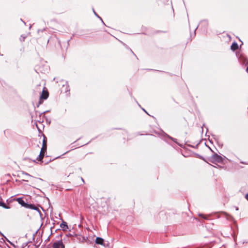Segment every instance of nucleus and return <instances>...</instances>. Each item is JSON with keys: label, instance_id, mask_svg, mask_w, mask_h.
Instances as JSON below:
<instances>
[{"label": "nucleus", "instance_id": "nucleus-1", "mask_svg": "<svg viewBox=\"0 0 248 248\" xmlns=\"http://www.w3.org/2000/svg\"><path fill=\"white\" fill-rule=\"evenodd\" d=\"M223 160V158L216 153H214V154L211 156L210 158V161L213 163H215V162L218 163H222Z\"/></svg>", "mask_w": 248, "mask_h": 248}, {"label": "nucleus", "instance_id": "nucleus-2", "mask_svg": "<svg viewBox=\"0 0 248 248\" xmlns=\"http://www.w3.org/2000/svg\"><path fill=\"white\" fill-rule=\"evenodd\" d=\"M48 97V92L46 91V92H44V89L43 90L42 93L40 97V100L38 102L37 107H39L40 104L42 103V99L46 100Z\"/></svg>", "mask_w": 248, "mask_h": 248}, {"label": "nucleus", "instance_id": "nucleus-3", "mask_svg": "<svg viewBox=\"0 0 248 248\" xmlns=\"http://www.w3.org/2000/svg\"><path fill=\"white\" fill-rule=\"evenodd\" d=\"M22 173L30 177L33 178V180H31L32 184H38L39 183V181H44V180L42 178L34 177L26 172H23Z\"/></svg>", "mask_w": 248, "mask_h": 248}, {"label": "nucleus", "instance_id": "nucleus-4", "mask_svg": "<svg viewBox=\"0 0 248 248\" xmlns=\"http://www.w3.org/2000/svg\"><path fill=\"white\" fill-rule=\"evenodd\" d=\"M201 25V29L206 32L207 31V27L208 26V22L207 20H203L200 22Z\"/></svg>", "mask_w": 248, "mask_h": 248}, {"label": "nucleus", "instance_id": "nucleus-5", "mask_svg": "<svg viewBox=\"0 0 248 248\" xmlns=\"http://www.w3.org/2000/svg\"><path fill=\"white\" fill-rule=\"evenodd\" d=\"M26 208L36 210L39 213L40 215H42L39 209L33 204L27 203Z\"/></svg>", "mask_w": 248, "mask_h": 248}, {"label": "nucleus", "instance_id": "nucleus-6", "mask_svg": "<svg viewBox=\"0 0 248 248\" xmlns=\"http://www.w3.org/2000/svg\"><path fill=\"white\" fill-rule=\"evenodd\" d=\"M65 246L62 240L57 241L53 243V248H64Z\"/></svg>", "mask_w": 248, "mask_h": 248}, {"label": "nucleus", "instance_id": "nucleus-7", "mask_svg": "<svg viewBox=\"0 0 248 248\" xmlns=\"http://www.w3.org/2000/svg\"><path fill=\"white\" fill-rule=\"evenodd\" d=\"M46 148H47V138L44 135H43V140L42 147L41 150L42 151H46Z\"/></svg>", "mask_w": 248, "mask_h": 248}, {"label": "nucleus", "instance_id": "nucleus-8", "mask_svg": "<svg viewBox=\"0 0 248 248\" xmlns=\"http://www.w3.org/2000/svg\"><path fill=\"white\" fill-rule=\"evenodd\" d=\"M16 201L18 202V203L20 204L22 206L26 208L27 204L28 203L25 202V201L23 200V198L20 197L16 198Z\"/></svg>", "mask_w": 248, "mask_h": 248}, {"label": "nucleus", "instance_id": "nucleus-9", "mask_svg": "<svg viewBox=\"0 0 248 248\" xmlns=\"http://www.w3.org/2000/svg\"><path fill=\"white\" fill-rule=\"evenodd\" d=\"M95 244L105 246L104 240L101 237H97L95 239Z\"/></svg>", "mask_w": 248, "mask_h": 248}, {"label": "nucleus", "instance_id": "nucleus-10", "mask_svg": "<svg viewBox=\"0 0 248 248\" xmlns=\"http://www.w3.org/2000/svg\"><path fill=\"white\" fill-rule=\"evenodd\" d=\"M45 152H46V151H42V150H41L40 154L39 155L38 157L36 158V159L38 160L39 161H40L41 162H43L42 159H43V158L44 157Z\"/></svg>", "mask_w": 248, "mask_h": 248}, {"label": "nucleus", "instance_id": "nucleus-11", "mask_svg": "<svg viewBox=\"0 0 248 248\" xmlns=\"http://www.w3.org/2000/svg\"><path fill=\"white\" fill-rule=\"evenodd\" d=\"M166 136L167 137H168V138H169L171 140H172L173 141H174V142H175L177 144H178V145H179L180 147H183V145L182 144H181L180 143H178L177 142V139H175L171 136H170V135L166 134Z\"/></svg>", "mask_w": 248, "mask_h": 248}, {"label": "nucleus", "instance_id": "nucleus-12", "mask_svg": "<svg viewBox=\"0 0 248 248\" xmlns=\"http://www.w3.org/2000/svg\"><path fill=\"white\" fill-rule=\"evenodd\" d=\"M238 47L239 46L238 44L236 42H234L232 43L231 46V49L232 50L234 51L237 50L238 48Z\"/></svg>", "mask_w": 248, "mask_h": 248}, {"label": "nucleus", "instance_id": "nucleus-13", "mask_svg": "<svg viewBox=\"0 0 248 248\" xmlns=\"http://www.w3.org/2000/svg\"><path fill=\"white\" fill-rule=\"evenodd\" d=\"M60 227L63 231H66L68 228L67 223L64 221L60 224Z\"/></svg>", "mask_w": 248, "mask_h": 248}, {"label": "nucleus", "instance_id": "nucleus-14", "mask_svg": "<svg viewBox=\"0 0 248 248\" xmlns=\"http://www.w3.org/2000/svg\"><path fill=\"white\" fill-rule=\"evenodd\" d=\"M0 206H1L3 208L7 209L10 208L9 206L6 205L5 203L2 202H0Z\"/></svg>", "mask_w": 248, "mask_h": 248}, {"label": "nucleus", "instance_id": "nucleus-15", "mask_svg": "<svg viewBox=\"0 0 248 248\" xmlns=\"http://www.w3.org/2000/svg\"><path fill=\"white\" fill-rule=\"evenodd\" d=\"M93 13H94V15L96 17H97L98 18H99L101 20V22L103 23V24L105 25V23H104L103 19H102V18L95 12V11L93 9Z\"/></svg>", "mask_w": 248, "mask_h": 248}, {"label": "nucleus", "instance_id": "nucleus-16", "mask_svg": "<svg viewBox=\"0 0 248 248\" xmlns=\"http://www.w3.org/2000/svg\"><path fill=\"white\" fill-rule=\"evenodd\" d=\"M0 235L3 237H4L6 239V240L7 241V242H8L9 243H10L12 245H13L14 247H15V246L14 245V244H13L12 242H11L4 235V234L0 231Z\"/></svg>", "mask_w": 248, "mask_h": 248}, {"label": "nucleus", "instance_id": "nucleus-17", "mask_svg": "<svg viewBox=\"0 0 248 248\" xmlns=\"http://www.w3.org/2000/svg\"><path fill=\"white\" fill-rule=\"evenodd\" d=\"M196 155L197 156H198L200 159H202V160H203L205 161V160L203 156H202V155H198V154H196Z\"/></svg>", "mask_w": 248, "mask_h": 248}, {"label": "nucleus", "instance_id": "nucleus-18", "mask_svg": "<svg viewBox=\"0 0 248 248\" xmlns=\"http://www.w3.org/2000/svg\"><path fill=\"white\" fill-rule=\"evenodd\" d=\"M200 143H198V144H196V146H193V145H188L190 147H191L192 148H197L198 147V146H199Z\"/></svg>", "mask_w": 248, "mask_h": 248}, {"label": "nucleus", "instance_id": "nucleus-19", "mask_svg": "<svg viewBox=\"0 0 248 248\" xmlns=\"http://www.w3.org/2000/svg\"><path fill=\"white\" fill-rule=\"evenodd\" d=\"M199 216L202 217L203 218L205 219H207V217H205V216L203 214H199Z\"/></svg>", "mask_w": 248, "mask_h": 248}, {"label": "nucleus", "instance_id": "nucleus-20", "mask_svg": "<svg viewBox=\"0 0 248 248\" xmlns=\"http://www.w3.org/2000/svg\"><path fill=\"white\" fill-rule=\"evenodd\" d=\"M25 37H26L25 36H23V35H21L20 38V41H24L25 39Z\"/></svg>", "mask_w": 248, "mask_h": 248}, {"label": "nucleus", "instance_id": "nucleus-21", "mask_svg": "<svg viewBox=\"0 0 248 248\" xmlns=\"http://www.w3.org/2000/svg\"><path fill=\"white\" fill-rule=\"evenodd\" d=\"M198 27H199V25H198L197 26V27L196 28V29H195L194 32V36H195L196 35V31L197 30V29L198 28Z\"/></svg>", "mask_w": 248, "mask_h": 248}, {"label": "nucleus", "instance_id": "nucleus-22", "mask_svg": "<svg viewBox=\"0 0 248 248\" xmlns=\"http://www.w3.org/2000/svg\"><path fill=\"white\" fill-rule=\"evenodd\" d=\"M245 198L247 199V200L248 201V193L246 194L245 195Z\"/></svg>", "mask_w": 248, "mask_h": 248}, {"label": "nucleus", "instance_id": "nucleus-23", "mask_svg": "<svg viewBox=\"0 0 248 248\" xmlns=\"http://www.w3.org/2000/svg\"><path fill=\"white\" fill-rule=\"evenodd\" d=\"M49 112V110L45 111L43 112V113H42L40 115L44 114H45V113H46V112Z\"/></svg>", "mask_w": 248, "mask_h": 248}, {"label": "nucleus", "instance_id": "nucleus-24", "mask_svg": "<svg viewBox=\"0 0 248 248\" xmlns=\"http://www.w3.org/2000/svg\"><path fill=\"white\" fill-rule=\"evenodd\" d=\"M206 146L207 147H208V148L210 149V150L212 152H214V151L211 149V148L210 147L208 146L206 144Z\"/></svg>", "mask_w": 248, "mask_h": 248}, {"label": "nucleus", "instance_id": "nucleus-25", "mask_svg": "<svg viewBox=\"0 0 248 248\" xmlns=\"http://www.w3.org/2000/svg\"><path fill=\"white\" fill-rule=\"evenodd\" d=\"M142 110H143L145 113H146L147 114H148L147 112V111H146V110H145L143 108H142Z\"/></svg>", "mask_w": 248, "mask_h": 248}, {"label": "nucleus", "instance_id": "nucleus-26", "mask_svg": "<svg viewBox=\"0 0 248 248\" xmlns=\"http://www.w3.org/2000/svg\"><path fill=\"white\" fill-rule=\"evenodd\" d=\"M130 51L133 54V55H134L136 57V56L135 55V54H134V53L133 52V51L131 49L130 50Z\"/></svg>", "mask_w": 248, "mask_h": 248}, {"label": "nucleus", "instance_id": "nucleus-27", "mask_svg": "<svg viewBox=\"0 0 248 248\" xmlns=\"http://www.w3.org/2000/svg\"><path fill=\"white\" fill-rule=\"evenodd\" d=\"M49 240V236L46 240V241Z\"/></svg>", "mask_w": 248, "mask_h": 248}, {"label": "nucleus", "instance_id": "nucleus-28", "mask_svg": "<svg viewBox=\"0 0 248 248\" xmlns=\"http://www.w3.org/2000/svg\"><path fill=\"white\" fill-rule=\"evenodd\" d=\"M20 20L25 24V22L21 18L20 19Z\"/></svg>", "mask_w": 248, "mask_h": 248}, {"label": "nucleus", "instance_id": "nucleus-29", "mask_svg": "<svg viewBox=\"0 0 248 248\" xmlns=\"http://www.w3.org/2000/svg\"><path fill=\"white\" fill-rule=\"evenodd\" d=\"M81 179L83 183H84V179H83L82 177L81 178Z\"/></svg>", "mask_w": 248, "mask_h": 248}, {"label": "nucleus", "instance_id": "nucleus-30", "mask_svg": "<svg viewBox=\"0 0 248 248\" xmlns=\"http://www.w3.org/2000/svg\"><path fill=\"white\" fill-rule=\"evenodd\" d=\"M246 71L248 73V66L246 68Z\"/></svg>", "mask_w": 248, "mask_h": 248}, {"label": "nucleus", "instance_id": "nucleus-31", "mask_svg": "<svg viewBox=\"0 0 248 248\" xmlns=\"http://www.w3.org/2000/svg\"><path fill=\"white\" fill-rule=\"evenodd\" d=\"M68 235L72 236V235L71 234H69L68 235H67V236H68Z\"/></svg>", "mask_w": 248, "mask_h": 248}, {"label": "nucleus", "instance_id": "nucleus-32", "mask_svg": "<svg viewBox=\"0 0 248 248\" xmlns=\"http://www.w3.org/2000/svg\"><path fill=\"white\" fill-rule=\"evenodd\" d=\"M236 210H238V207H236Z\"/></svg>", "mask_w": 248, "mask_h": 248}, {"label": "nucleus", "instance_id": "nucleus-33", "mask_svg": "<svg viewBox=\"0 0 248 248\" xmlns=\"http://www.w3.org/2000/svg\"><path fill=\"white\" fill-rule=\"evenodd\" d=\"M58 158H59V156L56 157V159H57Z\"/></svg>", "mask_w": 248, "mask_h": 248}, {"label": "nucleus", "instance_id": "nucleus-34", "mask_svg": "<svg viewBox=\"0 0 248 248\" xmlns=\"http://www.w3.org/2000/svg\"><path fill=\"white\" fill-rule=\"evenodd\" d=\"M58 158H59V156L56 157V159H57Z\"/></svg>", "mask_w": 248, "mask_h": 248}, {"label": "nucleus", "instance_id": "nucleus-35", "mask_svg": "<svg viewBox=\"0 0 248 248\" xmlns=\"http://www.w3.org/2000/svg\"><path fill=\"white\" fill-rule=\"evenodd\" d=\"M58 158H59V156L56 157V159H57Z\"/></svg>", "mask_w": 248, "mask_h": 248}, {"label": "nucleus", "instance_id": "nucleus-36", "mask_svg": "<svg viewBox=\"0 0 248 248\" xmlns=\"http://www.w3.org/2000/svg\"><path fill=\"white\" fill-rule=\"evenodd\" d=\"M210 142L212 143L211 140H209Z\"/></svg>", "mask_w": 248, "mask_h": 248}]
</instances>
